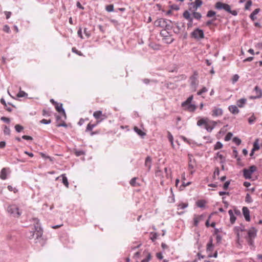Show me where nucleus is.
<instances>
[{
	"mask_svg": "<svg viewBox=\"0 0 262 262\" xmlns=\"http://www.w3.org/2000/svg\"><path fill=\"white\" fill-rule=\"evenodd\" d=\"M189 80L192 90L193 91H195L199 83V81L198 80V73L196 72H194L193 74L190 77Z\"/></svg>",
	"mask_w": 262,
	"mask_h": 262,
	"instance_id": "nucleus-4",
	"label": "nucleus"
},
{
	"mask_svg": "<svg viewBox=\"0 0 262 262\" xmlns=\"http://www.w3.org/2000/svg\"><path fill=\"white\" fill-rule=\"evenodd\" d=\"M155 174L157 177H162V172L161 170H157L155 172Z\"/></svg>",
	"mask_w": 262,
	"mask_h": 262,
	"instance_id": "nucleus-58",
	"label": "nucleus"
},
{
	"mask_svg": "<svg viewBox=\"0 0 262 262\" xmlns=\"http://www.w3.org/2000/svg\"><path fill=\"white\" fill-rule=\"evenodd\" d=\"M254 91L256 95L254 96L255 98H261L262 97V91L258 86H256L254 89Z\"/></svg>",
	"mask_w": 262,
	"mask_h": 262,
	"instance_id": "nucleus-20",
	"label": "nucleus"
},
{
	"mask_svg": "<svg viewBox=\"0 0 262 262\" xmlns=\"http://www.w3.org/2000/svg\"><path fill=\"white\" fill-rule=\"evenodd\" d=\"M258 142V139H256L253 144V148H252L253 150H258L259 149L260 147Z\"/></svg>",
	"mask_w": 262,
	"mask_h": 262,
	"instance_id": "nucleus-32",
	"label": "nucleus"
},
{
	"mask_svg": "<svg viewBox=\"0 0 262 262\" xmlns=\"http://www.w3.org/2000/svg\"><path fill=\"white\" fill-rule=\"evenodd\" d=\"M15 128L17 132L19 133L24 129V127L20 125L17 124L15 126Z\"/></svg>",
	"mask_w": 262,
	"mask_h": 262,
	"instance_id": "nucleus-45",
	"label": "nucleus"
},
{
	"mask_svg": "<svg viewBox=\"0 0 262 262\" xmlns=\"http://www.w3.org/2000/svg\"><path fill=\"white\" fill-rule=\"evenodd\" d=\"M192 99H193V96L192 95L190 96L185 101L183 102L182 103V106L185 107L186 106V105L191 104V102Z\"/></svg>",
	"mask_w": 262,
	"mask_h": 262,
	"instance_id": "nucleus-27",
	"label": "nucleus"
},
{
	"mask_svg": "<svg viewBox=\"0 0 262 262\" xmlns=\"http://www.w3.org/2000/svg\"><path fill=\"white\" fill-rule=\"evenodd\" d=\"M260 11V9L257 8L255 9L252 13L250 14V17L252 20H255L256 19V17L255 16L256 14H257Z\"/></svg>",
	"mask_w": 262,
	"mask_h": 262,
	"instance_id": "nucleus-25",
	"label": "nucleus"
},
{
	"mask_svg": "<svg viewBox=\"0 0 262 262\" xmlns=\"http://www.w3.org/2000/svg\"><path fill=\"white\" fill-rule=\"evenodd\" d=\"M1 120L7 123H9L10 122V119L5 117H2Z\"/></svg>",
	"mask_w": 262,
	"mask_h": 262,
	"instance_id": "nucleus-59",
	"label": "nucleus"
},
{
	"mask_svg": "<svg viewBox=\"0 0 262 262\" xmlns=\"http://www.w3.org/2000/svg\"><path fill=\"white\" fill-rule=\"evenodd\" d=\"M183 15V17L188 21L187 24V29H189V28L192 27L193 18L191 16L190 13L187 10H186L184 12Z\"/></svg>",
	"mask_w": 262,
	"mask_h": 262,
	"instance_id": "nucleus-8",
	"label": "nucleus"
},
{
	"mask_svg": "<svg viewBox=\"0 0 262 262\" xmlns=\"http://www.w3.org/2000/svg\"><path fill=\"white\" fill-rule=\"evenodd\" d=\"M27 96V94L25 93L24 91H20L17 94V97H23Z\"/></svg>",
	"mask_w": 262,
	"mask_h": 262,
	"instance_id": "nucleus-44",
	"label": "nucleus"
},
{
	"mask_svg": "<svg viewBox=\"0 0 262 262\" xmlns=\"http://www.w3.org/2000/svg\"><path fill=\"white\" fill-rule=\"evenodd\" d=\"M248 170L250 171V172H251V173L252 174L254 171H256V167L255 166H251L249 167V169H248Z\"/></svg>",
	"mask_w": 262,
	"mask_h": 262,
	"instance_id": "nucleus-52",
	"label": "nucleus"
},
{
	"mask_svg": "<svg viewBox=\"0 0 262 262\" xmlns=\"http://www.w3.org/2000/svg\"><path fill=\"white\" fill-rule=\"evenodd\" d=\"M56 126L57 127H60V126L67 127V124L65 123V121H64V120H61V122L58 123L56 125Z\"/></svg>",
	"mask_w": 262,
	"mask_h": 262,
	"instance_id": "nucleus-51",
	"label": "nucleus"
},
{
	"mask_svg": "<svg viewBox=\"0 0 262 262\" xmlns=\"http://www.w3.org/2000/svg\"><path fill=\"white\" fill-rule=\"evenodd\" d=\"M61 177L62 178V183L63 184L66 186L67 188L69 187V182L68 181V179L66 176L65 174H62L61 175Z\"/></svg>",
	"mask_w": 262,
	"mask_h": 262,
	"instance_id": "nucleus-33",
	"label": "nucleus"
},
{
	"mask_svg": "<svg viewBox=\"0 0 262 262\" xmlns=\"http://www.w3.org/2000/svg\"><path fill=\"white\" fill-rule=\"evenodd\" d=\"M255 120H256V118L254 116V115H253L248 119V122L250 124H253L254 123V122L255 121Z\"/></svg>",
	"mask_w": 262,
	"mask_h": 262,
	"instance_id": "nucleus-43",
	"label": "nucleus"
},
{
	"mask_svg": "<svg viewBox=\"0 0 262 262\" xmlns=\"http://www.w3.org/2000/svg\"><path fill=\"white\" fill-rule=\"evenodd\" d=\"M176 28L173 29V32L176 34H180L183 28H184L185 25L183 23L182 26H180L178 23L174 24Z\"/></svg>",
	"mask_w": 262,
	"mask_h": 262,
	"instance_id": "nucleus-18",
	"label": "nucleus"
},
{
	"mask_svg": "<svg viewBox=\"0 0 262 262\" xmlns=\"http://www.w3.org/2000/svg\"><path fill=\"white\" fill-rule=\"evenodd\" d=\"M203 217H204V216L203 215L195 216L193 219L194 225L195 226H198L199 223L200 222V221H201L203 219Z\"/></svg>",
	"mask_w": 262,
	"mask_h": 262,
	"instance_id": "nucleus-23",
	"label": "nucleus"
},
{
	"mask_svg": "<svg viewBox=\"0 0 262 262\" xmlns=\"http://www.w3.org/2000/svg\"><path fill=\"white\" fill-rule=\"evenodd\" d=\"M208 91L206 87H203L200 91L198 92L197 94L198 95H201L203 93L207 92Z\"/></svg>",
	"mask_w": 262,
	"mask_h": 262,
	"instance_id": "nucleus-49",
	"label": "nucleus"
},
{
	"mask_svg": "<svg viewBox=\"0 0 262 262\" xmlns=\"http://www.w3.org/2000/svg\"><path fill=\"white\" fill-rule=\"evenodd\" d=\"M252 4V2L251 0L248 1L245 4V9L246 10L249 9L250 7L251 6Z\"/></svg>",
	"mask_w": 262,
	"mask_h": 262,
	"instance_id": "nucleus-41",
	"label": "nucleus"
},
{
	"mask_svg": "<svg viewBox=\"0 0 262 262\" xmlns=\"http://www.w3.org/2000/svg\"><path fill=\"white\" fill-rule=\"evenodd\" d=\"M106 10L108 12H113L114 11V6L113 5L106 6Z\"/></svg>",
	"mask_w": 262,
	"mask_h": 262,
	"instance_id": "nucleus-47",
	"label": "nucleus"
},
{
	"mask_svg": "<svg viewBox=\"0 0 262 262\" xmlns=\"http://www.w3.org/2000/svg\"><path fill=\"white\" fill-rule=\"evenodd\" d=\"M223 147V144L221 142H217L215 144V145H214V149L215 150H217V149H221Z\"/></svg>",
	"mask_w": 262,
	"mask_h": 262,
	"instance_id": "nucleus-37",
	"label": "nucleus"
},
{
	"mask_svg": "<svg viewBox=\"0 0 262 262\" xmlns=\"http://www.w3.org/2000/svg\"><path fill=\"white\" fill-rule=\"evenodd\" d=\"M168 138L172 145H173V137L170 132H168Z\"/></svg>",
	"mask_w": 262,
	"mask_h": 262,
	"instance_id": "nucleus-55",
	"label": "nucleus"
},
{
	"mask_svg": "<svg viewBox=\"0 0 262 262\" xmlns=\"http://www.w3.org/2000/svg\"><path fill=\"white\" fill-rule=\"evenodd\" d=\"M75 153L77 157L84 155V152L82 150H77L76 151Z\"/></svg>",
	"mask_w": 262,
	"mask_h": 262,
	"instance_id": "nucleus-60",
	"label": "nucleus"
},
{
	"mask_svg": "<svg viewBox=\"0 0 262 262\" xmlns=\"http://www.w3.org/2000/svg\"><path fill=\"white\" fill-rule=\"evenodd\" d=\"M215 8L219 10L223 9L226 11L232 14L234 16L237 15V12L236 10H231L230 6L227 4H224L222 2H219L215 4Z\"/></svg>",
	"mask_w": 262,
	"mask_h": 262,
	"instance_id": "nucleus-3",
	"label": "nucleus"
},
{
	"mask_svg": "<svg viewBox=\"0 0 262 262\" xmlns=\"http://www.w3.org/2000/svg\"><path fill=\"white\" fill-rule=\"evenodd\" d=\"M238 79L239 76L237 74L234 75L232 78V82L234 83L238 80Z\"/></svg>",
	"mask_w": 262,
	"mask_h": 262,
	"instance_id": "nucleus-61",
	"label": "nucleus"
},
{
	"mask_svg": "<svg viewBox=\"0 0 262 262\" xmlns=\"http://www.w3.org/2000/svg\"><path fill=\"white\" fill-rule=\"evenodd\" d=\"M40 122L41 123H42V124H50L51 122V120L50 119L49 120H46V119H42Z\"/></svg>",
	"mask_w": 262,
	"mask_h": 262,
	"instance_id": "nucleus-53",
	"label": "nucleus"
},
{
	"mask_svg": "<svg viewBox=\"0 0 262 262\" xmlns=\"http://www.w3.org/2000/svg\"><path fill=\"white\" fill-rule=\"evenodd\" d=\"M33 221L34 222L35 231L28 232L27 233V236L29 238L31 239L35 235L36 239H38L42 236V230L39 224V220L37 219H33Z\"/></svg>",
	"mask_w": 262,
	"mask_h": 262,
	"instance_id": "nucleus-1",
	"label": "nucleus"
},
{
	"mask_svg": "<svg viewBox=\"0 0 262 262\" xmlns=\"http://www.w3.org/2000/svg\"><path fill=\"white\" fill-rule=\"evenodd\" d=\"M8 212L12 214L14 217H18L21 212L19 211L18 207L15 205H11L8 207Z\"/></svg>",
	"mask_w": 262,
	"mask_h": 262,
	"instance_id": "nucleus-5",
	"label": "nucleus"
},
{
	"mask_svg": "<svg viewBox=\"0 0 262 262\" xmlns=\"http://www.w3.org/2000/svg\"><path fill=\"white\" fill-rule=\"evenodd\" d=\"M151 259V255L150 253H148L147 257L142 260L141 262H148Z\"/></svg>",
	"mask_w": 262,
	"mask_h": 262,
	"instance_id": "nucleus-56",
	"label": "nucleus"
},
{
	"mask_svg": "<svg viewBox=\"0 0 262 262\" xmlns=\"http://www.w3.org/2000/svg\"><path fill=\"white\" fill-rule=\"evenodd\" d=\"M134 130L138 135L141 137H144L146 135L144 132H143L137 126L134 127Z\"/></svg>",
	"mask_w": 262,
	"mask_h": 262,
	"instance_id": "nucleus-28",
	"label": "nucleus"
},
{
	"mask_svg": "<svg viewBox=\"0 0 262 262\" xmlns=\"http://www.w3.org/2000/svg\"><path fill=\"white\" fill-rule=\"evenodd\" d=\"M233 141L237 145H239L241 143V140L239 138H238L237 137L234 138Z\"/></svg>",
	"mask_w": 262,
	"mask_h": 262,
	"instance_id": "nucleus-57",
	"label": "nucleus"
},
{
	"mask_svg": "<svg viewBox=\"0 0 262 262\" xmlns=\"http://www.w3.org/2000/svg\"><path fill=\"white\" fill-rule=\"evenodd\" d=\"M217 124L216 121L210 120L207 118H201L197 122V125L201 126H204L205 128L208 132H211L212 129L215 127Z\"/></svg>",
	"mask_w": 262,
	"mask_h": 262,
	"instance_id": "nucleus-2",
	"label": "nucleus"
},
{
	"mask_svg": "<svg viewBox=\"0 0 262 262\" xmlns=\"http://www.w3.org/2000/svg\"><path fill=\"white\" fill-rule=\"evenodd\" d=\"M206 203L205 200H199L196 202V205L200 208H203L205 206Z\"/></svg>",
	"mask_w": 262,
	"mask_h": 262,
	"instance_id": "nucleus-35",
	"label": "nucleus"
},
{
	"mask_svg": "<svg viewBox=\"0 0 262 262\" xmlns=\"http://www.w3.org/2000/svg\"><path fill=\"white\" fill-rule=\"evenodd\" d=\"M152 160L150 157H146L144 165L147 168V171H149L151 167Z\"/></svg>",
	"mask_w": 262,
	"mask_h": 262,
	"instance_id": "nucleus-17",
	"label": "nucleus"
},
{
	"mask_svg": "<svg viewBox=\"0 0 262 262\" xmlns=\"http://www.w3.org/2000/svg\"><path fill=\"white\" fill-rule=\"evenodd\" d=\"M256 236V230L252 228L248 231V238H254Z\"/></svg>",
	"mask_w": 262,
	"mask_h": 262,
	"instance_id": "nucleus-19",
	"label": "nucleus"
},
{
	"mask_svg": "<svg viewBox=\"0 0 262 262\" xmlns=\"http://www.w3.org/2000/svg\"><path fill=\"white\" fill-rule=\"evenodd\" d=\"M244 176L246 179H250L251 177V172H250L247 169H244L243 170Z\"/></svg>",
	"mask_w": 262,
	"mask_h": 262,
	"instance_id": "nucleus-29",
	"label": "nucleus"
},
{
	"mask_svg": "<svg viewBox=\"0 0 262 262\" xmlns=\"http://www.w3.org/2000/svg\"><path fill=\"white\" fill-rule=\"evenodd\" d=\"M96 126V124L89 123L86 126L85 132H89L92 130V129Z\"/></svg>",
	"mask_w": 262,
	"mask_h": 262,
	"instance_id": "nucleus-34",
	"label": "nucleus"
},
{
	"mask_svg": "<svg viewBox=\"0 0 262 262\" xmlns=\"http://www.w3.org/2000/svg\"><path fill=\"white\" fill-rule=\"evenodd\" d=\"M212 116L213 117L221 116L223 115V110L222 108L214 107L212 110Z\"/></svg>",
	"mask_w": 262,
	"mask_h": 262,
	"instance_id": "nucleus-15",
	"label": "nucleus"
},
{
	"mask_svg": "<svg viewBox=\"0 0 262 262\" xmlns=\"http://www.w3.org/2000/svg\"><path fill=\"white\" fill-rule=\"evenodd\" d=\"M56 121L57 122H59V123L61 122V120H64V121H65V120L66 119H64V117H63V115H62V116H60L59 115H56Z\"/></svg>",
	"mask_w": 262,
	"mask_h": 262,
	"instance_id": "nucleus-40",
	"label": "nucleus"
},
{
	"mask_svg": "<svg viewBox=\"0 0 262 262\" xmlns=\"http://www.w3.org/2000/svg\"><path fill=\"white\" fill-rule=\"evenodd\" d=\"M4 133L6 135H9L10 134V129L9 127L7 126H5L4 129Z\"/></svg>",
	"mask_w": 262,
	"mask_h": 262,
	"instance_id": "nucleus-42",
	"label": "nucleus"
},
{
	"mask_svg": "<svg viewBox=\"0 0 262 262\" xmlns=\"http://www.w3.org/2000/svg\"><path fill=\"white\" fill-rule=\"evenodd\" d=\"M193 17L198 20H200L202 18V15L200 13L194 11L192 13Z\"/></svg>",
	"mask_w": 262,
	"mask_h": 262,
	"instance_id": "nucleus-36",
	"label": "nucleus"
},
{
	"mask_svg": "<svg viewBox=\"0 0 262 262\" xmlns=\"http://www.w3.org/2000/svg\"><path fill=\"white\" fill-rule=\"evenodd\" d=\"M216 13L215 11H213L212 10H209L208 11L207 13V17H211L212 16H214L215 15Z\"/></svg>",
	"mask_w": 262,
	"mask_h": 262,
	"instance_id": "nucleus-39",
	"label": "nucleus"
},
{
	"mask_svg": "<svg viewBox=\"0 0 262 262\" xmlns=\"http://www.w3.org/2000/svg\"><path fill=\"white\" fill-rule=\"evenodd\" d=\"M160 35L163 37L164 39H170L169 40L166 41L167 43H171L174 40V39L171 37V34L168 32V30H167L163 29L161 30L160 32Z\"/></svg>",
	"mask_w": 262,
	"mask_h": 262,
	"instance_id": "nucleus-7",
	"label": "nucleus"
},
{
	"mask_svg": "<svg viewBox=\"0 0 262 262\" xmlns=\"http://www.w3.org/2000/svg\"><path fill=\"white\" fill-rule=\"evenodd\" d=\"M245 231V227L243 225H241L239 226H235L234 228V231L236 234L237 241H239L241 236L240 232Z\"/></svg>",
	"mask_w": 262,
	"mask_h": 262,
	"instance_id": "nucleus-10",
	"label": "nucleus"
},
{
	"mask_svg": "<svg viewBox=\"0 0 262 262\" xmlns=\"http://www.w3.org/2000/svg\"><path fill=\"white\" fill-rule=\"evenodd\" d=\"M213 250V245L212 244V239H211L209 241V242L207 244V251H212Z\"/></svg>",
	"mask_w": 262,
	"mask_h": 262,
	"instance_id": "nucleus-30",
	"label": "nucleus"
},
{
	"mask_svg": "<svg viewBox=\"0 0 262 262\" xmlns=\"http://www.w3.org/2000/svg\"><path fill=\"white\" fill-rule=\"evenodd\" d=\"M246 102L247 99L246 98H242L237 101L236 104L239 107H243L246 104Z\"/></svg>",
	"mask_w": 262,
	"mask_h": 262,
	"instance_id": "nucleus-24",
	"label": "nucleus"
},
{
	"mask_svg": "<svg viewBox=\"0 0 262 262\" xmlns=\"http://www.w3.org/2000/svg\"><path fill=\"white\" fill-rule=\"evenodd\" d=\"M3 30H4V31H5L7 33H9L10 32L9 27L7 25H6L4 26Z\"/></svg>",
	"mask_w": 262,
	"mask_h": 262,
	"instance_id": "nucleus-62",
	"label": "nucleus"
},
{
	"mask_svg": "<svg viewBox=\"0 0 262 262\" xmlns=\"http://www.w3.org/2000/svg\"><path fill=\"white\" fill-rule=\"evenodd\" d=\"M167 21H168V19L165 18H162L158 19L155 21V25L157 27H160L164 28V27L166 26L165 24H166Z\"/></svg>",
	"mask_w": 262,
	"mask_h": 262,
	"instance_id": "nucleus-12",
	"label": "nucleus"
},
{
	"mask_svg": "<svg viewBox=\"0 0 262 262\" xmlns=\"http://www.w3.org/2000/svg\"><path fill=\"white\" fill-rule=\"evenodd\" d=\"M10 172L9 168H3L1 171L0 178L2 180H6L7 179V173Z\"/></svg>",
	"mask_w": 262,
	"mask_h": 262,
	"instance_id": "nucleus-14",
	"label": "nucleus"
},
{
	"mask_svg": "<svg viewBox=\"0 0 262 262\" xmlns=\"http://www.w3.org/2000/svg\"><path fill=\"white\" fill-rule=\"evenodd\" d=\"M191 36L197 40L203 39L204 38V31L199 28L195 29L191 33Z\"/></svg>",
	"mask_w": 262,
	"mask_h": 262,
	"instance_id": "nucleus-6",
	"label": "nucleus"
},
{
	"mask_svg": "<svg viewBox=\"0 0 262 262\" xmlns=\"http://www.w3.org/2000/svg\"><path fill=\"white\" fill-rule=\"evenodd\" d=\"M165 26H166L164 27V29L167 30H170L173 28L172 25V21L170 20H168V21H167Z\"/></svg>",
	"mask_w": 262,
	"mask_h": 262,
	"instance_id": "nucleus-31",
	"label": "nucleus"
},
{
	"mask_svg": "<svg viewBox=\"0 0 262 262\" xmlns=\"http://www.w3.org/2000/svg\"><path fill=\"white\" fill-rule=\"evenodd\" d=\"M228 108L229 111L233 114H237L239 112L236 105H230Z\"/></svg>",
	"mask_w": 262,
	"mask_h": 262,
	"instance_id": "nucleus-21",
	"label": "nucleus"
},
{
	"mask_svg": "<svg viewBox=\"0 0 262 262\" xmlns=\"http://www.w3.org/2000/svg\"><path fill=\"white\" fill-rule=\"evenodd\" d=\"M253 238H247V242H248V244L250 246H253L254 241H253Z\"/></svg>",
	"mask_w": 262,
	"mask_h": 262,
	"instance_id": "nucleus-63",
	"label": "nucleus"
},
{
	"mask_svg": "<svg viewBox=\"0 0 262 262\" xmlns=\"http://www.w3.org/2000/svg\"><path fill=\"white\" fill-rule=\"evenodd\" d=\"M93 116L95 119L98 120L97 123L100 122L106 118V116L105 114H103L102 112L101 111H95L93 113Z\"/></svg>",
	"mask_w": 262,
	"mask_h": 262,
	"instance_id": "nucleus-9",
	"label": "nucleus"
},
{
	"mask_svg": "<svg viewBox=\"0 0 262 262\" xmlns=\"http://www.w3.org/2000/svg\"><path fill=\"white\" fill-rule=\"evenodd\" d=\"M203 4L201 0H195L194 2H191L189 4L191 6L190 10L193 9L194 11H196L198 8L200 7Z\"/></svg>",
	"mask_w": 262,
	"mask_h": 262,
	"instance_id": "nucleus-11",
	"label": "nucleus"
},
{
	"mask_svg": "<svg viewBox=\"0 0 262 262\" xmlns=\"http://www.w3.org/2000/svg\"><path fill=\"white\" fill-rule=\"evenodd\" d=\"M245 201L247 203H251L252 202V199L249 193L246 194Z\"/></svg>",
	"mask_w": 262,
	"mask_h": 262,
	"instance_id": "nucleus-48",
	"label": "nucleus"
},
{
	"mask_svg": "<svg viewBox=\"0 0 262 262\" xmlns=\"http://www.w3.org/2000/svg\"><path fill=\"white\" fill-rule=\"evenodd\" d=\"M136 179L137 178H133V179H131V180L130 181V184L132 186H138L139 185L136 183Z\"/></svg>",
	"mask_w": 262,
	"mask_h": 262,
	"instance_id": "nucleus-38",
	"label": "nucleus"
},
{
	"mask_svg": "<svg viewBox=\"0 0 262 262\" xmlns=\"http://www.w3.org/2000/svg\"><path fill=\"white\" fill-rule=\"evenodd\" d=\"M230 181H226V182L224 183V185H223V188H224V189H225V190L227 189V188H228L229 185V184H230Z\"/></svg>",
	"mask_w": 262,
	"mask_h": 262,
	"instance_id": "nucleus-64",
	"label": "nucleus"
},
{
	"mask_svg": "<svg viewBox=\"0 0 262 262\" xmlns=\"http://www.w3.org/2000/svg\"><path fill=\"white\" fill-rule=\"evenodd\" d=\"M188 206L187 203H182L178 205L179 208L184 209Z\"/></svg>",
	"mask_w": 262,
	"mask_h": 262,
	"instance_id": "nucleus-50",
	"label": "nucleus"
},
{
	"mask_svg": "<svg viewBox=\"0 0 262 262\" xmlns=\"http://www.w3.org/2000/svg\"><path fill=\"white\" fill-rule=\"evenodd\" d=\"M232 136L233 135L231 133H228L225 137V140L227 141H229L231 139Z\"/></svg>",
	"mask_w": 262,
	"mask_h": 262,
	"instance_id": "nucleus-46",
	"label": "nucleus"
},
{
	"mask_svg": "<svg viewBox=\"0 0 262 262\" xmlns=\"http://www.w3.org/2000/svg\"><path fill=\"white\" fill-rule=\"evenodd\" d=\"M55 106L56 111L59 113H62L63 117H64V119H66V114L65 111L62 107V104L58 103L57 104H56Z\"/></svg>",
	"mask_w": 262,
	"mask_h": 262,
	"instance_id": "nucleus-16",
	"label": "nucleus"
},
{
	"mask_svg": "<svg viewBox=\"0 0 262 262\" xmlns=\"http://www.w3.org/2000/svg\"><path fill=\"white\" fill-rule=\"evenodd\" d=\"M242 211L245 220L247 222H249L250 221V215L249 209L247 207H243Z\"/></svg>",
	"mask_w": 262,
	"mask_h": 262,
	"instance_id": "nucleus-13",
	"label": "nucleus"
},
{
	"mask_svg": "<svg viewBox=\"0 0 262 262\" xmlns=\"http://www.w3.org/2000/svg\"><path fill=\"white\" fill-rule=\"evenodd\" d=\"M216 156L221 160V163H223L225 161V158L223 155L220 154L219 152H217L216 154Z\"/></svg>",
	"mask_w": 262,
	"mask_h": 262,
	"instance_id": "nucleus-54",
	"label": "nucleus"
},
{
	"mask_svg": "<svg viewBox=\"0 0 262 262\" xmlns=\"http://www.w3.org/2000/svg\"><path fill=\"white\" fill-rule=\"evenodd\" d=\"M228 213L230 215V222L232 224H233L236 220V217L234 215V213L232 210H229L228 211Z\"/></svg>",
	"mask_w": 262,
	"mask_h": 262,
	"instance_id": "nucleus-22",
	"label": "nucleus"
},
{
	"mask_svg": "<svg viewBox=\"0 0 262 262\" xmlns=\"http://www.w3.org/2000/svg\"><path fill=\"white\" fill-rule=\"evenodd\" d=\"M186 110H187L190 112H194L196 108V107L194 105L192 104H189L186 105L185 107H184Z\"/></svg>",
	"mask_w": 262,
	"mask_h": 262,
	"instance_id": "nucleus-26",
	"label": "nucleus"
}]
</instances>
